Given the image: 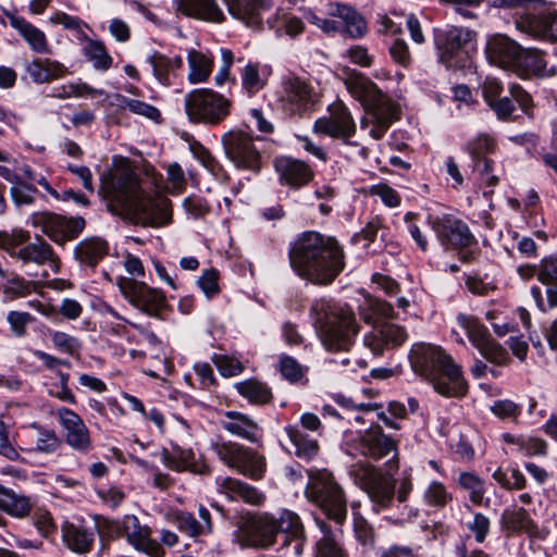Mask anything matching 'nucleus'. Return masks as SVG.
Returning <instances> with one entry per match:
<instances>
[{"instance_id":"20e7f679","label":"nucleus","mask_w":557,"mask_h":557,"mask_svg":"<svg viewBox=\"0 0 557 557\" xmlns=\"http://www.w3.org/2000/svg\"><path fill=\"white\" fill-rule=\"evenodd\" d=\"M311 315L325 349L347 351L351 347L358 325L347 305H335L321 298L312 304Z\"/></svg>"},{"instance_id":"6e6552de","label":"nucleus","mask_w":557,"mask_h":557,"mask_svg":"<svg viewBox=\"0 0 557 557\" xmlns=\"http://www.w3.org/2000/svg\"><path fill=\"white\" fill-rule=\"evenodd\" d=\"M231 101L212 89L190 91L185 98V111L194 123L220 124L230 114Z\"/></svg>"},{"instance_id":"603ef678","label":"nucleus","mask_w":557,"mask_h":557,"mask_svg":"<svg viewBox=\"0 0 557 557\" xmlns=\"http://www.w3.org/2000/svg\"><path fill=\"white\" fill-rule=\"evenodd\" d=\"M36 288V283L13 274L2 285L3 297L7 301H13L30 295Z\"/></svg>"},{"instance_id":"c756f323","label":"nucleus","mask_w":557,"mask_h":557,"mask_svg":"<svg viewBox=\"0 0 557 557\" xmlns=\"http://www.w3.org/2000/svg\"><path fill=\"white\" fill-rule=\"evenodd\" d=\"M500 528L507 535L527 533L530 536L537 534V525L529 511L518 505L506 508L500 516Z\"/></svg>"},{"instance_id":"bb28decb","label":"nucleus","mask_w":557,"mask_h":557,"mask_svg":"<svg viewBox=\"0 0 557 557\" xmlns=\"http://www.w3.org/2000/svg\"><path fill=\"white\" fill-rule=\"evenodd\" d=\"M274 168L282 184L292 188L308 185L314 177L311 166L302 160L292 157H280L274 160Z\"/></svg>"},{"instance_id":"9d476101","label":"nucleus","mask_w":557,"mask_h":557,"mask_svg":"<svg viewBox=\"0 0 557 557\" xmlns=\"http://www.w3.org/2000/svg\"><path fill=\"white\" fill-rule=\"evenodd\" d=\"M475 32L458 26L436 29L434 45L438 61L446 67L461 65L467 58V46L475 38Z\"/></svg>"},{"instance_id":"72a5a7b5","label":"nucleus","mask_w":557,"mask_h":557,"mask_svg":"<svg viewBox=\"0 0 557 557\" xmlns=\"http://www.w3.org/2000/svg\"><path fill=\"white\" fill-rule=\"evenodd\" d=\"M274 531L275 535L278 533L284 534V545L295 542L296 553L299 554L301 552L305 529L296 512L288 509L281 510L278 517L275 518Z\"/></svg>"},{"instance_id":"58836bf2","label":"nucleus","mask_w":557,"mask_h":557,"mask_svg":"<svg viewBox=\"0 0 557 557\" xmlns=\"http://www.w3.org/2000/svg\"><path fill=\"white\" fill-rule=\"evenodd\" d=\"M147 61L152 67L156 79L164 86L171 85V75L174 74L176 70L182 69L184 64L181 55L169 58L159 51H154L150 54Z\"/></svg>"},{"instance_id":"864d4df0","label":"nucleus","mask_w":557,"mask_h":557,"mask_svg":"<svg viewBox=\"0 0 557 557\" xmlns=\"http://www.w3.org/2000/svg\"><path fill=\"white\" fill-rule=\"evenodd\" d=\"M168 521L174 523L176 528L186 533L190 537H198L203 535L199 521L189 511L174 510L168 513Z\"/></svg>"},{"instance_id":"393cba45","label":"nucleus","mask_w":557,"mask_h":557,"mask_svg":"<svg viewBox=\"0 0 557 557\" xmlns=\"http://www.w3.org/2000/svg\"><path fill=\"white\" fill-rule=\"evenodd\" d=\"M228 13L247 27L259 30L262 27L264 13L273 5L272 0H223Z\"/></svg>"},{"instance_id":"5fc2aeb1","label":"nucleus","mask_w":557,"mask_h":557,"mask_svg":"<svg viewBox=\"0 0 557 557\" xmlns=\"http://www.w3.org/2000/svg\"><path fill=\"white\" fill-rule=\"evenodd\" d=\"M30 239L28 231L15 228L12 232H0V249L7 251L10 257L17 259L21 248Z\"/></svg>"},{"instance_id":"473e14b6","label":"nucleus","mask_w":557,"mask_h":557,"mask_svg":"<svg viewBox=\"0 0 557 557\" xmlns=\"http://www.w3.org/2000/svg\"><path fill=\"white\" fill-rule=\"evenodd\" d=\"M219 491L233 500H243L252 506L261 505L265 496L255 486L233 478H223L218 482Z\"/></svg>"},{"instance_id":"79ce46f5","label":"nucleus","mask_w":557,"mask_h":557,"mask_svg":"<svg viewBox=\"0 0 557 557\" xmlns=\"http://www.w3.org/2000/svg\"><path fill=\"white\" fill-rule=\"evenodd\" d=\"M0 509L13 517L23 518L30 512L32 504L28 497L0 485Z\"/></svg>"},{"instance_id":"f03ea898","label":"nucleus","mask_w":557,"mask_h":557,"mask_svg":"<svg viewBox=\"0 0 557 557\" xmlns=\"http://www.w3.org/2000/svg\"><path fill=\"white\" fill-rule=\"evenodd\" d=\"M293 270L313 284L327 285L343 271L344 251L334 237L305 232L289 249Z\"/></svg>"},{"instance_id":"aec40b11","label":"nucleus","mask_w":557,"mask_h":557,"mask_svg":"<svg viewBox=\"0 0 557 557\" xmlns=\"http://www.w3.org/2000/svg\"><path fill=\"white\" fill-rule=\"evenodd\" d=\"M509 96H502L492 102L488 107L495 113L496 117L504 122H512L516 120L513 115L516 108L513 101L519 106L520 110L529 117H534L535 103L532 96L519 84H511L508 88Z\"/></svg>"},{"instance_id":"13d9d810","label":"nucleus","mask_w":557,"mask_h":557,"mask_svg":"<svg viewBox=\"0 0 557 557\" xmlns=\"http://www.w3.org/2000/svg\"><path fill=\"white\" fill-rule=\"evenodd\" d=\"M496 149V141L493 137L483 134L468 141L466 150L472 158V161L487 158L488 153H493Z\"/></svg>"},{"instance_id":"680f3d73","label":"nucleus","mask_w":557,"mask_h":557,"mask_svg":"<svg viewBox=\"0 0 557 557\" xmlns=\"http://www.w3.org/2000/svg\"><path fill=\"white\" fill-rule=\"evenodd\" d=\"M53 346L61 352H65L71 356L78 355L82 349V342L65 332H54L51 335Z\"/></svg>"},{"instance_id":"a19ab883","label":"nucleus","mask_w":557,"mask_h":557,"mask_svg":"<svg viewBox=\"0 0 557 557\" xmlns=\"http://www.w3.org/2000/svg\"><path fill=\"white\" fill-rule=\"evenodd\" d=\"M461 491L468 494L471 504L480 506L486 494V483L473 471H461L456 480Z\"/></svg>"},{"instance_id":"2eb2a0df","label":"nucleus","mask_w":557,"mask_h":557,"mask_svg":"<svg viewBox=\"0 0 557 557\" xmlns=\"http://www.w3.org/2000/svg\"><path fill=\"white\" fill-rule=\"evenodd\" d=\"M355 448L359 455L374 461L391 457L385 465L388 471H397V443L386 435L380 426L371 428L360 435L356 441Z\"/></svg>"},{"instance_id":"8fccbe9b","label":"nucleus","mask_w":557,"mask_h":557,"mask_svg":"<svg viewBox=\"0 0 557 557\" xmlns=\"http://www.w3.org/2000/svg\"><path fill=\"white\" fill-rule=\"evenodd\" d=\"M84 54L86 59L92 63V66L99 71H108L113 62V59L108 53L104 44L100 40L88 38L84 46Z\"/></svg>"},{"instance_id":"a878e982","label":"nucleus","mask_w":557,"mask_h":557,"mask_svg":"<svg viewBox=\"0 0 557 557\" xmlns=\"http://www.w3.org/2000/svg\"><path fill=\"white\" fill-rule=\"evenodd\" d=\"M326 14L330 17L338 18L341 30L352 39H359L366 36L368 25L364 17L351 5L331 2L326 5Z\"/></svg>"},{"instance_id":"052dcab7","label":"nucleus","mask_w":557,"mask_h":557,"mask_svg":"<svg viewBox=\"0 0 557 557\" xmlns=\"http://www.w3.org/2000/svg\"><path fill=\"white\" fill-rule=\"evenodd\" d=\"M476 349L483 358L494 364L503 366L509 360L507 350L492 337Z\"/></svg>"},{"instance_id":"0e129e2a","label":"nucleus","mask_w":557,"mask_h":557,"mask_svg":"<svg viewBox=\"0 0 557 557\" xmlns=\"http://www.w3.org/2000/svg\"><path fill=\"white\" fill-rule=\"evenodd\" d=\"M34 320L35 318L30 313L24 311L11 310L7 315L10 330L17 337H22L26 334V326Z\"/></svg>"},{"instance_id":"423d86ee","label":"nucleus","mask_w":557,"mask_h":557,"mask_svg":"<svg viewBox=\"0 0 557 557\" xmlns=\"http://www.w3.org/2000/svg\"><path fill=\"white\" fill-rule=\"evenodd\" d=\"M305 488L307 499L337 523L347 516V502L343 487L337 483L332 472L326 469L310 471Z\"/></svg>"},{"instance_id":"1a4fd4ad","label":"nucleus","mask_w":557,"mask_h":557,"mask_svg":"<svg viewBox=\"0 0 557 557\" xmlns=\"http://www.w3.org/2000/svg\"><path fill=\"white\" fill-rule=\"evenodd\" d=\"M212 449L227 467L251 480H261L267 471L264 456L252 448L234 442H223L213 444Z\"/></svg>"},{"instance_id":"4be33fe9","label":"nucleus","mask_w":557,"mask_h":557,"mask_svg":"<svg viewBox=\"0 0 557 557\" xmlns=\"http://www.w3.org/2000/svg\"><path fill=\"white\" fill-rule=\"evenodd\" d=\"M539 282L545 287L546 300L542 295V290L537 286L531 288V295L536 307L546 312L557 308V257L544 258L539 263Z\"/></svg>"},{"instance_id":"cd10ccee","label":"nucleus","mask_w":557,"mask_h":557,"mask_svg":"<svg viewBox=\"0 0 557 557\" xmlns=\"http://www.w3.org/2000/svg\"><path fill=\"white\" fill-rule=\"evenodd\" d=\"M173 8L177 14L208 23H222L223 10L215 0H174Z\"/></svg>"},{"instance_id":"0eeeda50","label":"nucleus","mask_w":557,"mask_h":557,"mask_svg":"<svg viewBox=\"0 0 557 557\" xmlns=\"http://www.w3.org/2000/svg\"><path fill=\"white\" fill-rule=\"evenodd\" d=\"M393 471L382 473L369 462L358 461L350 466L349 475L354 483L364 491L370 499L381 507H388L395 496Z\"/></svg>"},{"instance_id":"c9c22d12","label":"nucleus","mask_w":557,"mask_h":557,"mask_svg":"<svg viewBox=\"0 0 557 557\" xmlns=\"http://www.w3.org/2000/svg\"><path fill=\"white\" fill-rule=\"evenodd\" d=\"M222 428L230 434L255 443L258 441L260 428L250 417L238 411H226Z\"/></svg>"},{"instance_id":"774afa93","label":"nucleus","mask_w":557,"mask_h":557,"mask_svg":"<svg viewBox=\"0 0 557 557\" xmlns=\"http://www.w3.org/2000/svg\"><path fill=\"white\" fill-rule=\"evenodd\" d=\"M96 527L99 535L109 540L123 536L122 533V519L111 520L103 517L96 518Z\"/></svg>"},{"instance_id":"37998d69","label":"nucleus","mask_w":557,"mask_h":557,"mask_svg":"<svg viewBox=\"0 0 557 557\" xmlns=\"http://www.w3.org/2000/svg\"><path fill=\"white\" fill-rule=\"evenodd\" d=\"M285 431L295 446V454L297 457L305 460H311L318 455L319 444L317 438H313L297 426H286Z\"/></svg>"},{"instance_id":"5701e85b","label":"nucleus","mask_w":557,"mask_h":557,"mask_svg":"<svg viewBox=\"0 0 557 557\" xmlns=\"http://www.w3.org/2000/svg\"><path fill=\"white\" fill-rule=\"evenodd\" d=\"M515 25L519 32L531 38L557 42V12L521 13L516 17Z\"/></svg>"},{"instance_id":"f3484780","label":"nucleus","mask_w":557,"mask_h":557,"mask_svg":"<svg viewBox=\"0 0 557 557\" xmlns=\"http://www.w3.org/2000/svg\"><path fill=\"white\" fill-rule=\"evenodd\" d=\"M440 243L446 248H465L475 243L469 226L462 220L446 214L431 222Z\"/></svg>"},{"instance_id":"6e6d98bb","label":"nucleus","mask_w":557,"mask_h":557,"mask_svg":"<svg viewBox=\"0 0 557 557\" xmlns=\"http://www.w3.org/2000/svg\"><path fill=\"white\" fill-rule=\"evenodd\" d=\"M451 500V493L438 481H432L423 493V502L430 507L444 508Z\"/></svg>"},{"instance_id":"f704fd0d","label":"nucleus","mask_w":557,"mask_h":557,"mask_svg":"<svg viewBox=\"0 0 557 557\" xmlns=\"http://www.w3.org/2000/svg\"><path fill=\"white\" fill-rule=\"evenodd\" d=\"M61 531L62 541L70 550L81 555L91 550L95 543L92 529L72 522H65Z\"/></svg>"},{"instance_id":"f257e3e1","label":"nucleus","mask_w":557,"mask_h":557,"mask_svg":"<svg viewBox=\"0 0 557 557\" xmlns=\"http://www.w3.org/2000/svg\"><path fill=\"white\" fill-rule=\"evenodd\" d=\"M101 194L110 212L136 224L158 227L171 221L169 201L148 195L131 168L116 169L102 182Z\"/></svg>"},{"instance_id":"7c9ffc66","label":"nucleus","mask_w":557,"mask_h":557,"mask_svg":"<svg viewBox=\"0 0 557 557\" xmlns=\"http://www.w3.org/2000/svg\"><path fill=\"white\" fill-rule=\"evenodd\" d=\"M520 77H552L556 75L555 66L547 67L544 53L537 49H523L515 72Z\"/></svg>"},{"instance_id":"ddd939ff","label":"nucleus","mask_w":557,"mask_h":557,"mask_svg":"<svg viewBox=\"0 0 557 557\" xmlns=\"http://www.w3.org/2000/svg\"><path fill=\"white\" fill-rule=\"evenodd\" d=\"M275 517L259 513L243 518L234 533L242 547L268 548L275 543Z\"/></svg>"},{"instance_id":"7ed1b4c3","label":"nucleus","mask_w":557,"mask_h":557,"mask_svg":"<svg viewBox=\"0 0 557 557\" xmlns=\"http://www.w3.org/2000/svg\"><path fill=\"white\" fill-rule=\"evenodd\" d=\"M410 359L414 372L429 381L438 394L446 397L466 394L467 383L460 367L441 347L416 345Z\"/></svg>"},{"instance_id":"69168bd1","label":"nucleus","mask_w":557,"mask_h":557,"mask_svg":"<svg viewBox=\"0 0 557 557\" xmlns=\"http://www.w3.org/2000/svg\"><path fill=\"white\" fill-rule=\"evenodd\" d=\"M473 171L480 175V178L487 186H496L499 183V176L494 174V161L490 158H483L473 161Z\"/></svg>"},{"instance_id":"dca6fc26","label":"nucleus","mask_w":557,"mask_h":557,"mask_svg":"<svg viewBox=\"0 0 557 557\" xmlns=\"http://www.w3.org/2000/svg\"><path fill=\"white\" fill-rule=\"evenodd\" d=\"M55 417L64 431L65 443L76 453L88 454L92 448L90 431L84 420L73 410L60 407Z\"/></svg>"},{"instance_id":"09e8293b","label":"nucleus","mask_w":557,"mask_h":557,"mask_svg":"<svg viewBox=\"0 0 557 557\" xmlns=\"http://www.w3.org/2000/svg\"><path fill=\"white\" fill-rule=\"evenodd\" d=\"M30 428L36 431L35 451L51 455L61 448L62 438L54 430L42 426L36 422L32 423Z\"/></svg>"},{"instance_id":"4d7b16f0","label":"nucleus","mask_w":557,"mask_h":557,"mask_svg":"<svg viewBox=\"0 0 557 557\" xmlns=\"http://www.w3.org/2000/svg\"><path fill=\"white\" fill-rule=\"evenodd\" d=\"M354 531L357 542L360 544L362 555L369 557L375 548V535L372 527L362 518L355 519Z\"/></svg>"},{"instance_id":"3c124183","label":"nucleus","mask_w":557,"mask_h":557,"mask_svg":"<svg viewBox=\"0 0 557 557\" xmlns=\"http://www.w3.org/2000/svg\"><path fill=\"white\" fill-rule=\"evenodd\" d=\"M457 322L466 330L468 338L475 348L480 347L492 337L487 327L472 315L460 313L457 317Z\"/></svg>"},{"instance_id":"49530a36","label":"nucleus","mask_w":557,"mask_h":557,"mask_svg":"<svg viewBox=\"0 0 557 557\" xmlns=\"http://www.w3.org/2000/svg\"><path fill=\"white\" fill-rule=\"evenodd\" d=\"M240 396L253 405H265L272 399L271 389L257 380H245L235 385Z\"/></svg>"},{"instance_id":"6ab92c4d","label":"nucleus","mask_w":557,"mask_h":557,"mask_svg":"<svg viewBox=\"0 0 557 557\" xmlns=\"http://www.w3.org/2000/svg\"><path fill=\"white\" fill-rule=\"evenodd\" d=\"M122 533L126 542L136 550L150 557H163L164 549L151 537L150 527L141 524L135 515H125L122 518Z\"/></svg>"},{"instance_id":"9b49d317","label":"nucleus","mask_w":557,"mask_h":557,"mask_svg":"<svg viewBox=\"0 0 557 557\" xmlns=\"http://www.w3.org/2000/svg\"><path fill=\"white\" fill-rule=\"evenodd\" d=\"M221 141L226 157L237 169L255 173L261 170L262 157L250 134L238 129L230 131L222 136Z\"/></svg>"},{"instance_id":"2f4dec72","label":"nucleus","mask_w":557,"mask_h":557,"mask_svg":"<svg viewBox=\"0 0 557 557\" xmlns=\"http://www.w3.org/2000/svg\"><path fill=\"white\" fill-rule=\"evenodd\" d=\"M17 260L22 263H34L36 265H55L58 257L53 248L41 236L36 235L34 242H27L18 251Z\"/></svg>"},{"instance_id":"f8f14e48","label":"nucleus","mask_w":557,"mask_h":557,"mask_svg":"<svg viewBox=\"0 0 557 557\" xmlns=\"http://www.w3.org/2000/svg\"><path fill=\"white\" fill-rule=\"evenodd\" d=\"M116 285L123 297L136 309L150 317H159L166 306L162 290L134 278L119 276Z\"/></svg>"},{"instance_id":"4468645a","label":"nucleus","mask_w":557,"mask_h":557,"mask_svg":"<svg viewBox=\"0 0 557 557\" xmlns=\"http://www.w3.org/2000/svg\"><path fill=\"white\" fill-rule=\"evenodd\" d=\"M34 227H38L58 245L75 239L85 228L86 221L82 216L65 218L52 212H35L30 216Z\"/></svg>"},{"instance_id":"bf43d9fd","label":"nucleus","mask_w":557,"mask_h":557,"mask_svg":"<svg viewBox=\"0 0 557 557\" xmlns=\"http://www.w3.org/2000/svg\"><path fill=\"white\" fill-rule=\"evenodd\" d=\"M117 98L121 100L120 106L124 109H128L132 113L143 115L151 121H159L161 117L160 111L149 103L120 95Z\"/></svg>"},{"instance_id":"412c9836","label":"nucleus","mask_w":557,"mask_h":557,"mask_svg":"<svg viewBox=\"0 0 557 557\" xmlns=\"http://www.w3.org/2000/svg\"><path fill=\"white\" fill-rule=\"evenodd\" d=\"M282 100L295 113L312 110L317 102L314 88L298 76L288 75L282 81Z\"/></svg>"},{"instance_id":"ea45409f","label":"nucleus","mask_w":557,"mask_h":557,"mask_svg":"<svg viewBox=\"0 0 557 557\" xmlns=\"http://www.w3.org/2000/svg\"><path fill=\"white\" fill-rule=\"evenodd\" d=\"M10 24L27 41L33 51L37 53H48L50 51L45 33L24 17L11 16Z\"/></svg>"},{"instance_id":"b1692460","label":"nucleus","mask_w":557,"mask_h":557,"mask_svg":"<svg viewBox=\"0 0 557 557\" xmlns=\"http://www.w3.org/2000/svg\"><path fill=\"white\" fill-rule=\"evenodd\" d=\"M522 47L506 35L496 34L487 39L485 54L488 62L515 72Z\"/></svg>"},{"instance_id":"de8ad7c7","label":"nucleus","mask_w":557,"mask_h":557,"mask_svg":"<svg viewBox=\"0 0 557 557\" xmlns=\"http://www.w3.org/2000/svg\"><path fill=\"white\" fill-rule=\"evenodd\" d=\"M317 524L321 532V537L317 540L314 557H347L334 540L331 527L322 520H317Z\"/></svg>"},{"instance_id":"c03bdc74","label":"nucleus","mask_w":557,"mask_h":557,"mask_svg":"<svg viewBox=\"0 0 557 557\" xmlns=\"http://www.w3.org/2000/svg\"><path fill=\"white\" fill-rule=\"evenodd\" d=\"M187 61L189 65L188 81L191 84H199L206 82L213 66V60L209 55L196 49H190L187 53Z\"/></svg>"},{"instance_id":"39448f33","label":"nucleus","mask_w":557,"mask_h":557,"mask_svg":"<svg viewBox=\"0 0 557 557\" xmlns=\"http://www.w3.org/2000/svg\"><path fill=\"white\" fill-rule=\"evenodd\" d=\"M344 83L348 92L362 103L370 115V135L374 139H381L394 121L398 120V107L374 82L361 73L352 71Z\"/></svg>"},{"instance_id":"e433bc0d","label":"nucleus","mask_w":557,"mask_h":557,"mask_svg":"<svg viewBox=\"0 0 557 557\" xmlns=\"http://www.w3.org/2000/svg\"><path fill=\"white\" fill-rule=\"evenodd\" d=\"M108 243L101 237L92 236L76 245L74 256L82 264L94 268L108 255Z\"/></svg>"},{"instance_id":"338daca9","label":"nucleus","mask_w":557,"mask_h":557,"mask_svg":"<svg viewBox=\"0 0 557 557\" xmlns=\"http://www.w3.org/2000/svg\"><path fill=\"white\" fill-rule=\"evenodd\" d=\"M243 87L249 92H256L263 87L259 74V65L255 63H248L245 65L242 72Z\"/></svg>"},{"instance_id":"c85d7f7f","label":"nucleus","mask_w":557,"mask_h":557,"mask_svg":"<svg viewBox=\"0 0 557 557\" xmlns=\"http://www.w3.org/2000/svg\"><path fill=\"white\" fill-rule=\"evenodd\" d=\"M407 338L404 327L393 323H382L364 336V345L373 355H381L385 348L400 346Z\"/></svg>"},{"instance_id":"e2e57ef3","label":"nucleus","mask_w":557,"mask_h":557,"mask_svg":"<svg viewBox=\"0 0 557 557\" xmlns=\"http://www.w3.org/2000/svg\"><path fill=\"white\" fill-rule=\"evenodd\" d=\"M369 195L379 197L388 208H396L401 203V197L392 186L379 183L369 188Z\"/></svg>"},{"instance_id":"a18cd8bd","label":"nucleus","mask_w":557,"mask_h":557,"mask_svg":"<svg viewBox=\"0 0 557 557\" xmlns=\"http://www.w3.org/2000/svg\"><path fill=\"white\" fill-rule=\"evenodd\" d=\"M162 456L164 465L171 470H189L201 473V470H199L195 465V454L191 449L174 446L172 451L164 449Z\"/></svg>"},{"instance_id":"4c0bfd02","label":"nucleus","mask_w":557,"mask_h":557,"mask_svg":"<svg viewBox=\"0 0 557 557\" xmlns=\"http://www.w3.org/2000/svg\"><path fill=\"white\" fill-rule=\"evenodd\" d=\"M25 70L32 81L36 84H45L63 77L67 70L59 61L51 59H36L27 63Z\"/></svg>"},{"instance_id":"a211bd4d","label":"nucleus","mask_w":557,"mask_h":557,"mask_svg":"<svg viewBox=\"0 0 557 557\" xmlns=\"http://www.w3.org/2000/svg\"><path fill=\"white\" fill-rule=\"evenodd\" d=\"M313 131L348 144V139L356 133V124L348 108L343 102H335L330 107L329 117L314 122Z\"/></svg>"}]
</instances>
